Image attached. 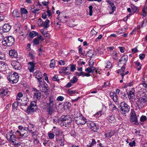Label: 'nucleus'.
Here are the masks:
<instances>
[{"mask_svg": "<svg viewBox=\"0 0 147 147\" xmlns=\"http://www.w3.org/2000/svg\"><path fill=\"white\" fill-rule=\"evenodd\" d=\"M18 130L16 132V134L18 136H19L20 138H27L29 135L30 132L33 131L35 130L34 125L31 123H29L27 127H23L19 125L18 127Z\"/></svg>", "mask_w": 147, "mask_h": 147, "instance_id": "f257e3e1", "label": "nucleus"}, {"mask_svg": "<svg viewBox=\"0 0 147 147\" xmlns=\"http://www.w3.org/2000/svg\"><path fill=\"white\" fill-rule=\"evenodd\" d=\"M137 96L138 100L136 102V107L139 109H141L144 107L147 102L146 94L144 92H141Z\"/></svg>", "mask_w": 147, "mask_h": 147, "instance_id": "f03ea898", "label": "nucleus"}, {"mask_svg": "<svg viewBox=\"0 0 147 147\" xmlns=\"http://www.w3.org/2000/svg\"><path fill=\"white\" fill-rule=\"evenodd\" d=\"M76 123L78 125H82L85 124L87 122V119L85 117L80 113H78L74 118Z\"/></svg>", "mask_w": 147, "mask_h": 147, "instance_id": "7ed1b4c3", "label": "nucleus"}, {"mask_svg": "<svg viewBox=\"0 0 147 147\" xmlns=\"http://www.w3.org/2000/svg\"><path fill=\"white\" fill-rule=\"evenodd\" d=\"M14 39L12 36L5 38L2 41L3 45L5 46H11L14 43Z\"/></svg>", "mask_w": 147, "mask_h": 147, "instance_id": "20e7f679", "label": "nucleus"}, {"mask_svg": "<svg viewBox=\"0 0 147 147\" xmlns=\"http://www.w3.org/2000/svg\"><path fill=\"white\" fill-rule=\"evenodd\" d=\"M119 106L120 107V112L122 114L125 115L129 111V106L125 102H123L120 103Z\"/></svg>", "mask_w": 147, "mask_h": 147, "instance_id": "39448f33", "label": "nucleus"}, {"mask_svg": "<svg viewBox=\"0 0 147 147\" xmlns=\"http://www.w3.org/2000/svg\"><path fill=\"white\" fill-rule=\"evenodd\" d=\"M19 76L16 72L14 73L13 74H10L8 75L7 78L10 82L12 83H16L19 80Z\"/></svg>", "mask_w": 147, "mask_h": 147, "instance_id": "423d86ee", "label": "nucleus"}, {"mask_svg": "<svg viewBox=\"0 0 147 147\" xmlns=\"http://www.w3.org/2000/svg\"><path fill=\"white\" fill-rule=\"evenodd\" d=\"M37 108L36 102L35 101H32L30 105L28 107L26 112L29 114L35 111Z\"/></svg>", "mask_w": 147, "mask_h": 147, "instance_id": "0eeeda50", "label": "nucleus"}, {"mask_svg": "<svg viewBox=\"0 0 147 147\" xmlns=\"http://www.w3.org/2000/svg\"><path fill=\"white\" fill-rule=\"evenodd\" d=\"M39 86L42 92L45 93L47 96L49 94L48 90H49V88L46 83H45L44 82L40 83Z\"/></svg>", "mask_w": 147, "mask_h": 147, "instance_id": "6e6552de", "label": "nucleus"}, {"mask_svg": "<svg viewBox=\"0 0 147 147\" xmlns=\"http://www.w3.org/2000/svg\"><path fill=\"white\" fill-rule=\"evenodd\" d=\"M130 121L135 124L138 123V120L135 111L131 109L130 114L129 117Z\"/></svg>", "mask_w": 147, "mask_h": 147, "instance_id": "1a4fd4ad", "label": "nucleus"}, {"mask_svg": "<svg viewBox=\"0 0 147 147\" xmlns=\"http://www.w3.org/2000/svg\"><path fill=\"white\" fill-rule=\"evenodd\" d=\"M58 17L59 20L62 22L64 23L68 21L69 17L63 13H61V14L58 15Z\"/></svg>", "mask_w": 147, "mask_h": 147, "instance_id": "9d476101", "label": "nucleus"}, {"mask_svg": "<svg viewBox=\"0 0 147 147\" xmlns=\"http://www.w3.org/2000/svg\"><path fill=\"white\" fill-rule=\"evenodd\" d=\"M88 126L94 131L96 132L98 129V126L93 122L91 121L89 123H88Z\"/></svg>", "mask_w": 147, "mask_h": 147, "instance_id": "9b49d317", "label": "nucleus"}, {"mask_svg": "<svg viewBox=\"0 0 147 147\" xmlns=\"http://www.w3.org/2000/svg\"><path fill=\"white\" fill-rule=\"evenodd\" d=\"M36 36H37V38L41 41H43L44 40V39L42 37V36L41 35H39L38 33L35 31H32L29 34V36L31 38H33Z\"/></svg>", "mask_w": 147, "mask_h": 147, "instance_id": "f8f14e48", "label": "nucleus"}, {"mask_svg": "<svg viewBox=\"0 0 147 147\" xmlns=\"http://www.w3.org/2000/svg\"><path fill=\"white\" fill-rule=\"evenodd\" d=\"M29 101V99L27 97V95L25 94L24 95L23 98L21 99L22 102H20V105L22 106H26Z\"/></svg>", "mask_w": 147, "mask_h": 147, "instance_id": "ddd939ff", "label": "nucleus"}, {"mask_svg": "<svg viewBox=\"0 0 147 147\" xmlns=\"http://www.w3.org/2000/svg\"><path fill=\"white\" fill-rule=\"evenodd\" d=\"M127 94L130 102H134L135 100L134 91L132 90H130L127 92Z\"/></svg>", "mask_w": 147, "mask_h": 147, "instance_id": "4468645a", "label": "nucleus"}, {"mask_svg": "<svg viewBox=\"0 0 147 147\" xmlns=\"http://www.w3.org/2000/svg\"><path fill=\"white\" fill-rule=\"evenodd\" d=\"M6 138L12 143L14 142V141H16L17 138L13 134L9 133H8L7 134Z\"/></svg>", "mask_w": 147, "mask_h": 147, "instance_id": "2eb2a0df", "label": "nucleus"}, {"mask_svg": "<svg viewBox=\"0 0 147 147\" xmlns=\"http://www.w3.org/2000/svg\"><path fill=\"white\" fill-rule=\"evenodd\" d=\"M33 90L34 91V98L38 100L40 99L41 97V93L36 88H33Z\"/></svg>", "mask_w": 147, "mask_h": 147, "instance_id": "dca6fc26", "label": "nucleus"}, {"mask_svg": "<svg viewBox=\"0 0 147 147\" xmlns=\"http://www.w3.org/2000/svg\"><path fill=\"white\" fill-rule=\"evenodd\" d=\"M34 74L36 76V78L40 83L42 82V76L40 72L39 71H37L35 72Z\"/></svg>", "mask_w": 147, "mask_h": 147, "instance_id": "f3484780", "label": "nucleus"}, {"mask_svg": "<svg viewBox=\"0 0 147 147\" xmlns=\"http://www.w3.org/2000/svg\"><path fill=\"white\" fill-rule=\"evenodd\" d=\"M110 98L113 99V101L115 102H117L118 100V96L115 92H111L110 93Z\"/></svg>", "mask_w": 147, "mask_h": 147, "instance_id": "a211bd4d", "label": "nucleus"}, {"mask_svg": "<svg viewBox=\"0 0 147 147\" xmlns=\"http://www.w3.org/2000/svg\"><path fill=\"white\" fill-rule=\"evenodd\" d=\"M55 108L53 106L47 105V111L49 115H51L54 113Z\"/></svg>", "mask_w": 147, "mask_h": 147, "instance_id": "6ab92c4d", "label": "nucleus"}, {"mask_svg": "<svg viewBox=\"0 0 147 147\" xmlns=\"http://www.w3.org/2000/svg\"><path fill=\"white\" fill-rule=\"evenodd\" d=\"M128 59V57L127 55H124L121 57L119 60V62H123V66L126 65V63Z\"/></svg>", "mask_w": 147, "mask_h": 147, "instance_id": "aec40b11", "label": "nucleus"}, {"mask_svg": "<svg viewBox=\"0 0 147 147\" xmlns=\"http://www.w3.org/2000/svg\"><path fill=\"white\" fill-rule=\"evenodd\" d=\"M11 28V26L8 24H5L3 26L2 30L5 32H8Z\"/></svg>", "mask_w": 147, "mask_h": 147, "instance_id": "412c9836", "label": "nucleus"}, {"mask_svg": "<svg viewBox=\"0 0 147 147\" xmlns=\"http://www.w3.org/2000/svg\"><path fill=\"white\" fill-rule=\"evenodd\" d=\"M9 54L12 57L16 58L17 57V53L14 50H11L9 52Z\"/></svg>", "mask_w": 147, "mask_h": 147, "instance_id": "4be33fe9", "label": "nucleus"}, {"mask_svg": "<svg viewBox=\"0 0 147 147\" xmlns=\"http://www.w3.org/2000/svg\"><path fill=\"white\" fill-rule=\"evenodd\" d=\"M107 119L110 123H114L116 121V119L113 115H109L108 117H107Z\"/></svg>", "mask_w": 147, "mask_h": 147, "instance_id": "5701e85b", "label": "nucleus"}, {"mask_svg": "<svg viewBox=\"0 0 147 147\" xmlns=\"http://www.w3.org/2000/svg\"><path fill=\"white\" fill-rule=\"evenodd\" d=\"M28 69L30 72H33L35 67V64L32 62H30L28 63Z\"/></svg>", "mask_w": 147, "mask_h": 147, "instance_id": "b1692460", "label": "nucleus"}, {"mask_svg": "<svg viewBox=\"0 0 147 147\" xmlns=\"http://www.w3.org/2000/svg\"><path fill=\"white\" fill-rule=\"evenodd\" d=\"M96 144L94 139H92L90 140L89 141V143L86 146L87 147H93V146L95 145Z\"/></svg>", "mask_w": 147, "mask_h": 147, "instance_id": "393cba45", "label": "nucleus"}, {"mask_svg": "<svg viewBox=\"0 0 147 147\" xmlns=\"http://www.w3.org/2000/svg\"><path fill=\"white\" fill-rule=\"evenodd\" d=\"M12 65L15 69L20 70L22 68V66L19 62H16L15 64H13Z\"/></svg>", "mask_w": 147, "mask_h": 147, "instance_id": "a878e982", "label": "nucleus"}, {"mask_svg": "<svg viewBox=\"0 0 147 147\" xmlns=\"http://www.w3.org/2000/svg\"><path fill=\"white\" fill-rule=\"evenodd\" d=\"M0 93L2 96H4L6 95L8 96L10 94V92L7 89H5L1 92Z\"/></svg>", "mask_w": 147, "mask_h": 147, "instance_id": "bb28decb", "label": "nucleus"}, {"mask_svg": "<svg viewBox=\"0 0 147 147\" xmlns=\"http://www.w3.org/2000/svg\"><path fill=\"white\" fill-rule=\"evenodd\" d=\"M49 100V102L47 104V105L53 106L54 105V96H51L50 97Z\"/></svg>", "mask_w": 147, "mask_h": 147, "instance_id": "cd10ccee", "label": "nucleus"}, {"mask_svg": "<svg viewBox=\"0 0 147 147\" xmlns=\"http://www.w3.org/2000/svg\"><path fill=\"white\" fill-rule=\"evenodd\" d=\"M71 118L70 117L68 119H67L63 123V124L65 125L66 127H68L71 125Z\"/></svg>", "mask_w": 147, "mask_h": 147, "instance_id": "c85d7f7f", "label": "nucleus"}, {"mask_svg": "<svg viewBox=\"0 0 147 147\" xmlns=\"http://www.w3.org/2000/svg\"><path fill=\"white\" fill-rule=\"evenodd\" d=\"M52 132L54 134H55L56 136V137H57V136H58L59 134V130L55 126L53 127V128L52 129Z\"/></svg>", "mask_w": 147, "mask_h": 147, "instance_id": "c756f323", "label": "nucleus"}, {"mask_svg": "<svg viewBox=\"0 0 147 147\" xmlns=\"http://www.w3.org/2000/svg\"><path fill=\"white\" fill-rule=\"evenodd\" d=\"M70 117L69 115H63L60 118V120L62 122H64Z\"/></svg>", "mask_w": 147, "mask_h": 147, "instance_id": "7c9ffc66", "label": "nucleus"}, {"mask_svg": "<svg viewBox=\"0 0 147 147\" xmlns=\"http://www.w3.org/2000/svg\"><path fill=\"white\" fill-rule=\"evenodd\" d=\"M41 142L42 143L44 146H46L48 142H49V140L47 138H45L42 137L41 139Z\"/></svg>", "mask_w": 147, "mask_h": 147, "instance_id": "2f4dec72", "label": "nucleus"}, {"mask_svg": "<svg viewBox=\"0 0 147 147\" xmlns=\"http://www.w3.org/2000/svg\"><path fill=\"white\" fill-rule=\"evenodd\" d=\"M33 131L31 132L32 134V136L33 138H39V136L38 135V134L36 129Z\"/></svg>", "mask_w": 147, "mask_h": 147, "instance_id": "473e14b6", "label": "nucleus"}, {"mask_svg": "<svg viewBox=\"0 0 147 147\" xmlns=\"http://www.w3.org/2000/svg\"><path fill=\"white\" fill-rule=\"evenodd\" d=\"M95 53L94 50H90L87 52L86 55L89 57L92 58L94 57Z\"/></svg>", "mask_w": 147, "mask_h": 147, "instance_id": "72a5a7b5", "label": "nucleus"}, {"mask_svg": "<svg viewBox=\"0 0 147 147\" xmlns=\"http://www.w3.org/2000/svg\"><path fill=\"white\" fill-rule=\"evenodd\" d=\"M18 102H15L12 104V110L14 111H16L17 110L18 108Z\"/></svg>", "mask_w": 147, "mask_h": 147, "instance_id": "f704fd0d", "label": "nucleus"}, {"mask_svg": "<svg viewBox=\"0 0 147 147\" xmlns=\"http://www.w3.org/2000/svg\"><path fill=\"white\" fill-rule=\"evenodd\" d=\"M131 7L132 10V13H134L137 11L138 8L134 5L132 4H131Z\"/></svg>", "mask_w": 147, "mask_h": 147, "instance_id": "c9c22d12", "label": "nucleus"}, {"mask_svg": "<svg viewBox=\"0 0 147 147\" xmlns=\"http://www.w3.org/2000/svg\"><path fill=\"white\" fill-rule=\"evenodd\" d=\"M6 64L3 61H0V72L3 71L6 68Z\"/></svg>", "mask_w": 147, "mask_h": 147, "instance_id": "e433bc0d", "label": "nucleus"}, {"mask_svg": "<svg viewBox=\"0 0 147 147\" xmlns=\"http://www.w3.org/2000/svg\"><path fill=\"white\" fill-rule=\"evenodd\" d=\"M56 141L61 146H63L64 145V139H58L57 137H56Z\"/></svg>", "mask_w": 147, "mask_h": 147, "instance_id": "4c0bfd02", "label": "nucleus"}, {"mask_svg": "<svg viewBox=\"0 0 147 147\" xmlns=\"http://www.w3.org/2000/svg\"><path fill=\"white\" fill-rule=\"evenodd\" d=\"M20 13L16 9H15L13 11L12 13V16L14 17H19Z\"/></svg>", "mask_w": 147, "mask_h": 147, "instance_id": "58836bf2", "label": "nucleus"}, {"mask_svg": "<svg viewBox=\"0 0 147 147\" xmlns=\"http://www.w3.org/2000/svg\"><path fill=\"white\" fill-rule=\"evenodd\" d=\"M111 54L113 56L112 58L115 59L117 60L118 59V55L116 51H113L112 53H111Z\"/></svg>", "mask_w": 147, "mask_h": 147, "instance_id": "ea45409f", "label": "nucleus"}, {"mask_svg": "<svg viewBox=\"0 0 147 147\" xmlns=\"http://www.w3.org/2000/svg\"><path fill=\"white\" fill-rule=\"evenodd\" d=\"M69 67H63V68L61 69V73H65L66 74H68L70 73V72H67L66 71V69L67 68H68Z\"/></svg>", "mask_w": 147, "mask_h": 147, "instance_id": "a19ab883", "label": "nucleus"}, {"mask_svg": "<svg viewBox=\"0 0 147 147\" xmlns=\"http://www.w3.org/2000/svg\"><path fill=\"white\" fill-rule=\"evenodd\" d=\"M110 109L111 111H113L117 109V108L114 104L110 103L109 105Z\"/></svg>", "mask_w": 147, "mask_h": 147, "instance_id": "79ce46f5", "label": "nucleus"}, {"mask_svg": "<svg viewBox=\"0 0 147 147\" xmlns=\"http://www.w3.org/2000/svg\"><path fill=\"white\" fill-rule=\"evenodd\" d=\"M39 40H40L38 38H34L33 41V43L34 45H37L39 44Z\"/></svg>", "mask_w": 147, "mask_h": 147, "instance_id": "37998d69", "label": "nucleus"}, {"mask_svg": "<svg viewBox=\"0 0 147 147\" xmlns=\"http://www.w3.org/2000/svg\"><path fill=\"white\" fill-rule=\"evenodd\" d=\"M55 66V60L52 59L51 60V63L49 65L51 68H54Z\"/></svg>", "mask_w": 147, "mask_h": 147, "instance_id": "c03bdc74", "label": "nucleus"}, {"mask_svg": "<svg viewBox=\"0 0 147 147\" xmlns=\"http://www.w3.org/2000/svg\"><path fill=\"white\" fill-rule=\"evenodd\" d=\"M134 64L138 67L137 69L138 70H140L141 68V66L140 63L138 61H135L134 62Z\"/></svg>", "mask_w": 147, "mask_h": 147, "instance_id": "a18cd8bd", "label": "nucleus"}, {"mask_svg": "<svg viewBox=\"0 0 147 147\" xmlns=\"http://www.w3.org/2000/svg\"><path fill=\"white\" fill-rule=\"evenodd\" d=\"M49 20H46L45 22L43 25V26L45 28H47L49 27Z\"/></svg>", "mask_w": 147, "mask_h": 147, "instance_id": "49530a36", "label": "nucleus"}, {"mask_svg": "<svg viewBox=\"0 0 147 147\" xmlns=\"http://www.w3.org/2000/svg\"><path fill=\"white\" fill-rule=\"evenodd\" d=\"M134 84V82L133 81L130 82L129 83H127L125 84V85L124 86V88H126L128 86H133Z\"/></svg>", "mask_w": 147, "mask_h": 147, "instance_id": "de8ad7c7", "label": "nucleus"}, {"mask_svg": "<svg viewBox=\"0 0 147 147\" xmlns=\"http://www.w3.org/2000/svg\"><path fill=\"white\" fill-rule=\"evenodd\" d=\"M35 53L33 52V53L32 52H29L28 54L29 57H30L32 59H34L35 58Z\"/></svg>", "mask_w": 147, "mask_h": 147, "instance_id": "09e8293b", "label": "nucleus"}, {"mask_svg": "<svg viewBox=\"0 0 147 147\" xmlns=\"http://www.w3.org/2000/svg\"><path fill=\"white\" fill-rule=\"evenodd\" d=\"M20 11L21 14H26L28 13L27 10L24 8H21L20 9Z\"/></svg>", "mask_w": 147, "mask_h": 147, "instance_id": "8fccbe9b", "label": "nucleus"}, {"mask_svg": "<svg viewBox=\"0 0 147 147\" xmlns=\"http://www.w3.org/2000/svg\"><path fill=\"white\" fill-rule=\"evenodd\" d=\"M125 68L124 66H122L121 67L120 69H118L117 70V73H123L125 70Z\"/></svg>", "mask_w": 147, "mask_h": 147, "instance_id": "3c124183", "label": "nucleus"}, {"mask_svg": "<svg viewBox=\"0 0 147 147\" xmlns=\"http://www.w3.org/2000/svg\"><path fill=\"white\" fill-rule=\"evenodd\" d=\"M147 119V118L145 116L142 115L141 116L140 119V121L142 122L146 121Z\"/></svg>", "mask_w": 147, "mask_h": 147, "instance_id": "603ef678", "label": "nucleus"}, {"mask_svg": "<svg viewBox=\"0 0 147 147\" xmlns=\"http://www.w3.org/2000/svg\"><path fill=\"white\" fill-rule=\"evenodd\" d=\"M78 79L76 76H74L73 78L72 79L70 80V81L73 84L75 83L78 80Z\"/></svg>", "mask_w": 147, "mask_h": 147, "instance_id": "864d4df0", "label": "nucleus"}, {"mask_svg": "<svg viewBox=\"0 0 147 147\" xmlns=\"http://www.w3.org/2000/svg\"><path fill=\"white\" fill-rule=\"evenodd\" d=\"M67 93L69 94H74L77 93L76 91L75 90H72L71 89H69L67 91Z\"/></svg>", "mask_w": 147, "mask_h": 147, "instance_id": "5fc2aeb1", "label": "nucleus"}, {"mask_svg": "<svg viewBox=\"0 0 147 147\" xmlns=\"http://www.w3.org/2000/svg\"><path fill=\"white\" fill-rule=\"evenodd\" d=\"M102 115V111H99L97 112L96 114L94 115V116L96 117V118H98L99 117L101 116Z\"/></svg>", "mask_w": 147, "mask_h": 147, "instance_id": "6e6d98bb", "label": "nucleus"}, {"mask_svg": "<svg viewBox=\"0 0 147 147\" xmlns=\"http://www.w3.org/2000/svg\"><path fill=\"white\" fill-rule=\"evenodd\" d=\"M12 143L14 145L17 146H18L20 145H22V144H23V143L22 142H18V141H14V142H13Z\"/></svg>", "mask_w": 147, "mask_h": 147, "instance_id": "4d7b16f0", "label": "nucleus"}, {"mask_svg": "<svg viewBox=\"0 0 147 147\" xmlns=\"http://www.w3.org/2000/svg\"><path fill=\"white\" fill-rule=\"evenodd\" d=\"M48 136L50 139H52L54 138L55 135L53 133L50 132L48 133Z\"/></svg>", "mask_w": 147, "mask_h": 147, "instance_id": "13d9d810", "label": "nucleus"}, {"mask_svg": "<svg viewBox=\"0 0 147 147\" xmlns=\"http://www.w3.org/2000/svg\"><path fill=\"white\" fill-rule=\"evenodd\" d=\"M93 7L92 5H90L89 7V14L90 16H92V9H93Z\"/></svg>", "mask_w": 147, "mask_h": 147, "instance_id": "bf43d9fd", "label": "nucleus"}, {"mask_svg": "<svg viewBox=\"0 0 147 147\" xmlns=\"http://www.w3.org/2000/svg\"><path fill=\"white\" fill-rule=\"evenodd\" d=\"M121 97L124 99H127L126 94L124 92H121Z\"/></svg>", "mask_w": 147, "mask_h": 147, "instance_id": "052dcab7", "label": "nucleus"}, {"mask_svg": "<svg viewBox=\"0 0 147 147\" xmlns=\"http://www.w3.org/2000/svg\"><path fill=\"white\" fill-rule=\"evenodd\" d=\"M70 70L71 71H74L76 69V65H74L71 64L70 65Z\"/></svg>", "mask_w": 147, "mask_h": 147, "instance_id": "680f3d73", "label": "nucleus"}, {"mask_svg": "<svg viewBox=\"0 0 147 147\" xmlns=\"http://www.w3.org/2000/svg\"><path fill=\"white\" fill-rule=\"evenodd\" d=\"M53 80L55 81H57L58 82L59 81V79L58 78V77L57 76L55 75L53 77Z\"/></svg>", "mask_w": 147, "mask_h": 147, "instance_id": "e2e57ef3", "label": "nucleus"}, {"mask_svg": "<svg viewBox=\"0 0 147 147\" xmlns=\"http://www.w3.org/2000/svg\"><path fill=\"white\" fill-rule=\"evenodd\" d=\"M113 135L111 133L109 132L105 134V136L106 138H109L111 137Z\"/></svg>", "mask_w": 147, "mask_h": 147, "instance_id": "0e129e2a", "label": "nucleus"}, {"mask_svg": "<svg viewBox=\"0 0 147 147\" xmlns=\"http://www.w3.org/2000/svg\"><path fill=\"white\" fill-rule=\"evenodd\" d=\"M64 99L63 97L61 96H58L57 98V100L59 101H62Z\"/></svg>", "mask_w": 147, "mask_h": 147, "instance_id": "69168bd1", "label": "nucleus"}, {"mask_svg": "<svg viewBox=\"0 0 147 147\" xmlns=\"http://www.w3.org/2000/svg\"><path fill=\"white\" fill-rule=\"evenodd\" d=\"M85 71H86L88 73L92 72V71L91 68V67H88L87 68H86L85 69Z\"/></svg>", "mask_w": 147, "mask_h": 147, "instance_id": "338daca9", "label": "nucleus"}, {"mask_svg": "<svg viewBox=\"0 0 147 147\" xmlns=\"http://www.w3.org/2000/svg\"><path fill=\"white\" fill-rule=\"evenodd\" d=\"M145 55L144 54H141L139 55V58L141 60L143 59L145 57Z\"/></svg>", "mask_w": 147, "mask_h": 147, "instance_id": "774afa93", "label": "nucleus"}]
</instances>
